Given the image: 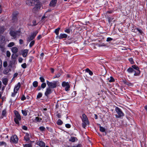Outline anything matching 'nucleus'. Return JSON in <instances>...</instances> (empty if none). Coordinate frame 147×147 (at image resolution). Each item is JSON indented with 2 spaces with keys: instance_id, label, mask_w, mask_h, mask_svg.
Instances as JSON below:
<instances>
[{
  "instance_id": "nucleus-1",
  "label": "nucleus",
  "mask_w": 147,
  "mask_h": 147,
  "mask_svg": "<svg viewBox=\"0 0 147 147\" xmlns=\"http://www.w3.org/2000/svg\"><path fill=\"white\" fill-rule=\"evenodd\" d=\"M115 111L117 114V115H115V117L116 118H120L124 115V113L122 112L121 109L119 107H116L115 108Z\"/></svg>"
},
{
  "instance_id": "nucleus-2",
  "label": "nucleus",
  "mask_w": 147,
  "mask_h": 147,
  "mask_svg": "<svg viewBox=\"0 0 147 147\" xmlns=\"http://www.w3.org/2000/svg\"><path fill=\"white\" fill-rule=\"evenodd\" d=\"M15 115V117L14 119V120L15 122L17 124H19V121L21 120V117L18 113L17 111H15L14 112Z\"/></svg>"
},
{
  "instance_id": "nucleus-3",
  "label": "nucleus",
  "mask_w": 147,
  "mask_h": 147,
  "mask_svg": "<svg viewBox=\"0 0 147 147\" xmlns=\"http://www.w3.org/2000/svg\"><path fill=\"white\" fill-rule=\"evenodd\" d=\"M47 85L49 86V88H54L57 86V82L56 81H53V82H50L48 81H47Z\"/></svg>"
},
{
  "instance_id": "nucleus-4",
  "label": "nucleus",
  "mask_w": 147,
  "mask_h": 147,
  "mask_svg": "<svg viewBox=\"0 0 147 147\" xmlns=\"http://www.w3.org/2000/svg\"><path fill=\"white\" fill-rule=\"evenodd\" d=\"M18 138L16 135L12 136L11 137L10 142L11 143H17L18 141Z\"/></svg>"
},
{
  "instance_id": "nucleus-5",
  "label": "nucleus",
  "mask_w": 147,
  "mask_h": 147,
  "mask_svg": "<svg viewBox=\"0 0 147 147\" xmlns=\"http://www.w3.org/2000/svg\"><path fill=\"white\" fill-rule=\"evenodd\" d=\"M37 0H27L26 1V4L30 6H34L35 4L37 3Z\"/></svg>"
},
{
  "instance_id": "nucleus-6",
  "label": "nucleus",
  "mask_w": 147,
  "mask_h": 147,
  "mask_svg": "<svg viewBox=\"0 0 147 147\" xmlns=\"http://www.w3.org/2000/svg\"><path fill=\"white\" fill-rule=\"evenodd\" d=\"M34 6L35 7L33 8L34 10H35L36 11H38L40 9L41 6L40 3L38 0H37V3L36 4H35Z\"/></svg>"
},
{
  "instance_id": "nucleus-7",
  "label": "nucleus",
  "mask_w": 147,
  "mask_h": 147,
  "mask_svg": "<svg viewBox=\"0 0 147 147\" xmlns=\"http://www.w3.org/2000/svg\"><path fill=\"white\" fill-rule=\"evenodd\" d=\"M37 33V31H35L34 32L31 34L30 36L28 38V41L29 42H30L31 40H32L35 37Z\"/></svg>"
},
{
  "instance_id": "nucleus-8",
  "label": "nucleus",
  "mask_w": 147,
  "mask_h": 147,
  "mask_svg": "<svg viewBox=\"0 0 147 147\" xmlns=\"http://www.w3.org/2000/svg\"><path fill=\"white\" fill-rule=\"evenodd\" d=\"M5 37L3 36H0V44L5 46Z\"/></svg>"
},
{
  "instance_id": "nucleus-9",
  "label": "nucleus",
  "mask_w": 147,
  "mask_h": 147,
  "mask_svg": "<svg viewBox=\"0 0 147 147\" xmlns=\"http://www.w3.org/2000/svg\"><path fill=\"white\" fill-rule=\"evenodd\" d=\"M132 67L134 69L136 70V72L134 74V76H138L140 74V71L139 70V68L137 66L135 65H133Z\"/></svg>"
},
{
  "instance_id": "nucleus-10",
  "label": "nucleus",
  "mask_w": 147,
  "mask_h": 147,
  "mask_svg": "<svg viewBox=\"0 0 147 147\" xmlns=\"http://www.w3.org/2000/svg\"><path fill=\"white\" fill-rule=\"evenodd\" d=\"M52 93V91L51 88H47L46 91L45 92V95L48 97L49 95Z\"/></svg>"
},
{
  "instance_id": "nucleus-11",
  "label": "nucleus",
  "mask_w": 147,
  "mask_h": 147,
  "mask_svg": "<svg viewBox=\"0 0 147 147\" xmlns=\"http://www.w3.org/2000/svg\"><path fill=\"white\" fill-rule=\"evenodd\" d=\"M82 122H86L87 123V122H89L87 117L86 115L84 114L82 115Z\"/></svg>"
},
{
  "instance_id": "nucleus-12",
  "label": "nucleus",
  "mask_w": 147,
  "mask_h": 147,
  "mask_svg": "<svg viewBox=\"0 0 147 147\" xmlns=\"http://www.w3.org/2000/svg\"><path fill=\"white\" fill-rule=\"evenodd\" d=\"M57 0H52L51 1L49 5L51 7H55L57 3Z\"/></svg>"
},
{
  "instance_id": "nucleus-13",
  "label": "nucleus",
  "mask_w": 147,
  "mask_h": 147,
  "mask_svg": "<svg viewBox=\"0 0 147 147\" xmlns=\"http://www.w3.org/2000/svg\"><path fill=\"white\" fill-rule=\"evenodd\" d=\"M21 86V84L20 82H18L17 84L16 85L15 87L14 90V91L18 92Z\"/></svg>"
},
{
  "instance_id": "nucleus-14",
  "label": "nucleus",
  "mask_w": 147,
  "mask_h": 147,
  "mask_svg": "<svg viewBox=\"0 0 147 147\" xmlns=\"http://www.w3.org/2000/svg\"><path fill=\"white\" fill-rule=\"evenodd\" d=\"M28 50L27 49H25L22 52V55L24 57H26L28 53Z\"/></svg>"
},
{
  "instance_id": "nucleus-15",
  "label": "nucleus",
  "mask_w": 147,
  "mask_h": 147,
  "mask_svg": "<svg viewBox=\"0 0 147 147\" xmlns=\"http://www.w3.org/2000/svg\"><path fill=\"white\" fill-rule=\"evenodd\" d=\"M37 144L41 147H44L45 146V144L42 141H38L37 142Z\"/></svg>"
},
{
  "instance_id": "nucleus-16",
  "label": "nucleus",
  "mask_w": 147,
  "mask_h": 147,
  "mask_svg": "<svg viewBox=\"0 0 147 147\" xmlns=\"http://www.w3.org/2000/svg\"><path fill=\"white\" fill-rule=\"evenodd\" d=\"M67 36V35L65 34H61L59 37V38L61 39L63 38H66Z\"/></svg>"
},
{
  "instance_id": "nucleus-17",
  "label": "nucleus",
  "mask_w": 147,
  "mask_h": 147,
  "mask_svg": "<svg viewBox=\"0 0 147 147\" xmlns=\"http://www.w3.org/2000/svg\"><path fill=\"white\" fill-rule=\"evenodd\" d=\"M11 50L12 52L14 53H15L17 52L18 51V48L16 47H14L12 48Z\"/></svg>"
},
{
  "instance_id": "nucleus-18",
  "label": "nucleus",
  "mask_w": 147,
  "mask_h": 147,
  "mask_svg": "<svg viewBox=\"0 0 147 147\" xmlns=\"http://www.w3.org/2000/svg\"><path fill=\"white\" fill-rule=\"evenodd\" d=\"M69 141L72 142H74L77 140V138L75 137H72L69 139Z\"/></svg>"
},
{
  "instance_id": "nucleus-19",
  "label": "nucleus",
  "mask_w": 147,
  "mask_h": 147,
  "mask_svg": "<svg viewBox=\"0 0 147 147\" xmlns=\"http://www.w3.org/2000/svg\"><path fill=\"white\" fill-rule=\"evenodd\" d=\"M10 34L13 37V38H16V32L14 31H11L10 32Z\"/></svg>"
},
{
  "instance_id": "nucleus-20",
  "label": "nucleus",
  "mask_w": 147,
  "mask_h": 147,
  "mask_svg": "<svg viewBox=\"0 0 147 147\" xmlns=\"http://www.w3.org/2000/svg\"><path fill=\"white\" fill-rule=\"evenodd\" d=\"M24 139L26 141H28L30 140L29 135L28 134L26 133L24 137Z\"/></svg>"
},
{
  "instance_id": "nucleus-21",
  "label": "nucleus",
  "mask_w": 147,
  "mask_h": 147,
  "mask_svg": "<svg viewBox=\"0 0 147 147\" xmlns=\"http://www.w3.org/2000/svg\"><path fill=\"white\" fill-rule=\"evenodd\" d=\"M127 71L129 73H134L136 72V71L131 67L127 69Z\"/></svg>"
},
{
  "instance_id": "nucleus-22",
  "label": "nucleus",
  "mask_w": 147,
  "mask_h": 147,
  "mask_svg": "<svg viewBox=\"0 0 147 147\" xmlns=\"http://www.w3.org/2000/svg\"><path fill=\"white\" fill-rule=\"evenodd\" d=\"M89 122H87V123L86 122H82V127L84 128H85L86 125H89Z\"/></svg>"
},
{
  "instance_id": "nucleus-23",
  "label": "nucleus",
  "mask_w": 147,
  "mask_h": 147,
  "mask_svg": "<svg viewBox=\"0 0 147 147\" xmlns=\"http://www.w3.org/2000/svg\"><path fill=\"white\" fill-rule=\"evenodd\" d=\"M28 112V111L26 110H22V113L23 114V115L24 116H26L27 115Z\"/></svg>"
},
{
  "instance_id": "nucleus-24",
  "label": "nucleus",
  "mask_w": 147,
  "mask_h": 147,
  "mask_svg": "<svg viewBox=\"0 0 147 147\" xmlns=\"http://www.w3.org/2000/svg\"><path fill=\"white\" fill-rule=\"evenodd\" d=\"M8 81V79L6 78H4L3 80V82L4 84L5 85H7Z\"/></svg>"
},
{
  "instance_id": "nucleus-25",
  "label": "nucleus",
  "mask_w": 147,
  "mask_h": 147,
  "mask_svg": "<svg viewBox=\"0 0 147 147\" xmlns=\"http://www.w3.org/2000/svg\"><path fill=\"white\" fill-rule=\"evenodd\" d=\"M5 28L4 26H1L0 27V34L3 33L5 31Z\"/></svg>"
},
{
  "instance_id": "nucleus-26",
  "label": "nucleus",
  "mask_w": 147,
  "mask_h": 147,
  "mask_svg": "<svg viewBox=\"0 0 147 147\" xmlns=\"http://www.w3.org/2000/svg\"><path fill=\"white\" fill-rule=\"evenodd\" d=\"M86 71L89 73L90 76H92L93 74L92 72L90 71L89 69L87 68L86 69Z\"/></svg>"
},
{
  "instance_id": "nucleus-27",
  "label": "nucleus",
  "mask_w": 147,
  "mask_h": 147,
  "mask_svg": "<svg viewBox=\"0 0 147 147\" xmlns=\"http://www.w3.org/2000/svg\"><path fill=\"white\" fill-rule=\"evenodd\" d=\"M60 28L59 27L55 30V32L57 35L59 34V30H60Z\"/></svg>"
},
{
  "instance_id": "nucleus-28",
  "label": "nucleus",
  "mask_w": 147,
  "mask_h": 147,
  "mask_svg": "<svg viewBox=\"0 0 147 147\" xmlns=\"http://www.w3.org/2000/svg\"><path fill=\"white\" fill-rule=\"evenodd\" d=\"M38 82L36 81H35L33 82L32 85L34 87H36L38 86Z\"/></svg>"
},
{
  "instance_id": "nucleus-29",
  "label": "nucleus",
  "mask_w": 147,
  "mask_h": 147,
  "mask_svg": "<svg viewBox=\"0 0 147 147\" xmlns=\"http://www.w3.org/2000/svg\"><path fill=\"white\" fill-rule=\"evenodd\" d=\"M57 123L58 125H61L63 123V122L61 119H59L57 122Z\"/></svg>"
},
{
  "instance_id": "nucleus-30",
  "label": "nucleus",
  "mask_w": 147,
  "mask_h": 147,
  "mask_svg": "<svg viewBox=\"0 0 147 147\" xmlns=\"http://www.w3.org/2000/svg\"><path fill=\"white\" fill-rule=\"evenodd\" d=\"M35 120L37 122H40L42 120V119L39 118L38 117H36L35 118Z\"/></svg>"
},
{
  "instance_id": "nucleus-31",
  "label": "nucleus",
  "mask_w": 147,
  "mask_h": 147,
  "mask_svg": "<svg viewBox=\"0 0 147 147\" xmlns=\"http://www.w3.org/2000/svg\"><path fill=\"white\" fill-rule=\"evenodd\" d=\"M14 43L13 42H11L8 45L7 47H13L14 45Z\"/></svg>"
},
{
  "instance_id": "nucleus-32",
  "label": "nucleus",
  "mask_w": 147,
  "mask_h": 147,
  "mask_svg": "<svg viewBox=\"0 0 147 147\" xmlns=\"http://www.w3.org/2000/svg\"><path fill=\"white\" fill-rule=\"evenodd\" d=\"M100 131L102 132H104L105 131V129L101 126H100Z\"/></svg>"
},
{
  "instance_id": "nucleus-33",
  "label": "nucleus",
  "mask_w": 147,
  "mask_h": 147,
  "mask_svg": "<svg viewBox=\"0 0 147 147\" xmlns=\"http://www.w3.org/2000/svg\"><path fill=\"white\" fill-rule=\"evenodd\" d=\"M39 130H40L41 131H45V127L42 126L40 127H39Z\"/></svg>"
},
{
  "instance_id": "nucleus-34",
  "label": "nucleus",
  "mask_w": 147,
  "mask_h": 147,
  "mask_svg": "<svg viewBox=\"0 0 147 147\" xmlns=\"http://www.w3.org/2000/svg\"><path fill=\"white\" fill-rule=\"evenodd\" d=\"M35 41L32 40L30 43L29 45V47L31 48L34 44Z\"/></svg>"
},
{
  "instance_id": "nucleus-35",
  "label": "nucleus",
  "mask_w": 147,
  "mask_h": 147,
  "mask_svg": "<svg viewBox=\"0 0 147 147\" xmlns=\"http://www.w3.org/2000/svg\"><path fill=\"white\" fill-rule=\"evenodd\" d=\"M68 84H69L67 82H63V83H62V86L63 87H65Z\"/></svg>"
},
{
  "instance_id": "nucleus-36",
  "label": "nucleus",
  "mask_w": 147,
  "mask_h": 147,
  "mask_svg": "<svg viewBox=\"0 0 147 147\" xmlns=\"http://www.w3.org/2000/svg\"><path fill=\"white\" fill-rule=\"evenodd\" d=\"M6 114V109L3 110L2 112V115L3 116H5Z\"/></svg>"
},
{
  "instance_id": "nucleus-37",
  "label": "nucleus",
  "mask_w": 147,
  "mask_h": 147,
  "mask_svg": "<svg viewBox=\"0 0 147 147\" xmlns=\"http://www.w3.org/2000/svg\"><path fill=\"white\" fill-rule=\"evenodd\" d=\"M32 25L33 26H36L38 24V23L35 20H34L32 21Z\"/></svg>"
},
{
  "instance_id": "nucleus-38",
  "label": "nucleus",
  "mask_w": 147,
  "mask_h": 147,
  "mask_svg": "<svg viewBox=\"0 0 147 147\" xmlns=\"http://www.w3.org/2000/svg\"><path fill=\"white\" fill-rule=\"evenodd\" d=\"M60 73H58L54 76V78H58L60 76Z\"/></svg>"
},
{
  "instance_id": "nucleus-39",
  "label": "nucleus",
  "mask_w": 147,
  "mask_h": 147,
  "mask_svg": "<svg viewBox=\"0 0 147 147\" xmlns=\"http://www.w3.org/2000/svg\"><path fill=\"white\" fill-rule=\"evenodd\" d=\"M46 86V84L45 83H43L41 85V87L42 88H44Z\"/></svg>"
},
{
  "instance_id": "nucleus-40",
  "label": "nucleus",
  "mask_w": 147,
  "mask_h": 147,
  "mask_svg": "<svg viewBox=\"0 0 147 147\" xmlns=\"http://www.w3.org/2000/svg\"><path fill=\"white\" fill-rule=\"evenodd\" d=\"M6 143L3 141L0 142V146H2L6 145Z\"/></svg>"
},
{
  "instance_id": "nucleus-41",
  "label": "nucleus",
  "mask_w": 147,
  "mask_h": 147,
  "mask_svg": "<svg viewBox=\"0 0 147 147\" xmlns=\"http://www.w3.org/2000/svg\"><path fill=\"white\" fill-rule=\"evenodd\" d=\"M42 96V94L41 93H38L37 96V98H41Z\"/></svg>"
},
{
  "instance_id": "nucleus-42",
  "label": "nucleus",
  "mask_w": 147,
  "mask_h": 147,
  "mask_svg": "<svg viewBox=\"0 0 147 147\" xmlns=\"http://www.w3.org/2000/svg\"><path fill=\"white\" fill-rule=\"evenodd\" d=\"M69 88H70V86L69 85V84H68L65 87V90L66 91L69 90Z\"/></svg>"
},
{
  "instance_id": "nucleus-43",
  "label": "nucleus",
  "mask_w": 147,
  "mask_h": 147,
  "mask_svg": "<svg viewBox=\"0 0 147 147\" xmlns=\"http://www.w3.org/2000/svg\"><path fill=\"white\" fill-rule=\"evenodd\" d=\"M114 81V79L112 77H111L110 79H109V81L110 82H113Z\"/></svg>"
},
{
  "instance_id": "nucleus-44",
  "label": "nucleus",
  "mask_w": 147,
  "mask_h": 147,
  "mask_svg": "<svg viewBox=\"0 0 147 147\" xmlns=\"http://www.w3.org/2000/svg\"><path fill=\"white\" fill-rule=\"evenodd\" d=\"M11 55V53L10 52L8 51H7L6 52V55L8 57H9Z\"/></svg>"
},
{
  "instance_id": "nucleus-45",
  "label": "nucleus",
  "mask_w": 147,
  "mask_h": 147,
  "mask_svg": "<svg viewBox=\"0 0 147 147\" xmlns=\"http://www.w3.org/2000/svg\"><path fill=\"white\" fill-rule=\"evenodd\" d=\"M23 145L24 147H31V145L29 144H23Z\"/></svg>"
},
{
  "instance_id": "nucleus-46",
  "label": "nucleus",
  "mask_w": 147,
  "mask_h": 147,
  "mask_svg": "<svg viewBox=\"0 0 147 147\" xmlns=\"http://www.w3.org/2000/svg\"><path fill=\"white\" fill-rule=\"evenodd\" d=\"M22 67L23 68H26L27 65L25 63H24L21 65Z\"/></svg>"
},
{
  "instance_id": "nucleus-47",
  "label": "nucleus",
  "mask_w": 147,
  "mask_h": 147,
  "mask_svg": "<svg viewBox=\"0 0 147 147\" xmlns=\"http://www.w3.org/2000/svg\"><path fill=\"white\" fill-rule=\"evenodd\" d=\"M4 46H1V45H0V48L1 49V51L4 52L5 50V48L4 47Z\"/></svg>"
},
{
  "instance_id": "nucleus-48",
  "label": "nucleus",
  "mask_w": 147,
  "mask_h": 147,
  "mask_svg": "<svg viewBox=\"0 0 147 147\" xmlns=\"http://www.w3.org/2000/svg\"><path fill=\"white\" fill-rule=\"evenodd\" d=\"M3 66L4 67H6L7 66V61H5L3 62Z\"/></svg>"
},
{
  "instance_id": "nucleus-49",
  "label": "nucleus",
  "mask_w": 147,
  "mask_h": 147,
  "mask_svg": "<svg viewBox=\"0 0 147 147\" xmlns=\"http://www.w3.org/2000/svg\"><path fill=\"white\" fill-rule=\"evenodd\" d=\"M124 83H125L126 85L129 86H132L133 85L131 83H129L128 82H124Z\"/></svg>"
},
{
  "instance_id": "nucleus-50",
  "label": "nucleus",
  "mask_w": 147,
  "mask_h": 147,
  "mask_svg": "<svg viewBox=\"0 0 147 147\" xmlns=\"http://www.w3.org/2000/svg\"><path fill=\"white\" fill-rule=\"evenodd\" d=\"M17 92L16 91H14V90H13V92L11 94V96L12 97H14L17 93Z\"/></svg>"
},
{
  "instance_id": "nucleus-51",
  "label": "nucleus",
  "mask_w": 147,
  "mask_h": 147,
  "mask_svg": "<svg viewBox=\"0 0 147 147\" xmlns=\"http://www.w3.org/2000/svg\"><path fill=\"white\" fill-rule=\"evenodd\" d=\"M129 61L130 62L131 64L134 63V61L133 59L132 58H130L129 59Z\"/></svg>"
},
{
  "instance_id": "nucleus-52",
  "label": "nucleus",
  "mask_w": 147,
  "mask_h": 147,
  "mask_svg": "<svg viewBox=\"0 0 147 147\" xmlns=\"http://www.w3.org/2000/svg\"><path fill=\"white\" fill-rule=\"evenodd\" d=\"M39 79L41 82H45V79L43 78L40 77V78Z\"/></svg>"
},
{
  "instance_id": "nucleus-53",
  "label": "nucleus",
  "mask_w": 147,
  "mask_h": 147,
  "mask_svg": "<svg viewBox=\"0 0 147 147\" xmlns=\"http://www.w3.org/2000/svg\"><path fill=\"white\" fill-rule=\"evenodd\" d=\"M65 32L67 33H69L70 32V30L69 29H66L65 30Z\"/></svg>"
},
{
  "instance_id": "nucleus-54",
  "label": "nucleus",
  "mask_w": 147,
  "mask_h": 147,
  "mask_svg": "<svg viewBox=\"0 0 147 147\" xmlns=\"http://www.w3.org/2000/svg\"><path fill=\"white\" fill-rule=\"evenodd\" d=\"M113 40V39L110 37H108L107 38L106 41L107 42H109V41H111Z\"/></svg>"
},
{
  "instance_id": "nucleus-55",
  "label": "nucleus",
  "mask_w": 147,
  "mask_h": 147,
  "mask_svg": "<svg viewBox=\"0 0 147 147\" xmlns=\"http://www.w3.org/2000/svg\"><path fill=\"white\" fill-rule=\"evenodd\" d=\"M138 33H140L141 34H142V30L141 29H140L138 28Z\"/></svg>"
},
{
  "instance_id": "nucleus-56",
  "label": "nucleus",
  "mask_w": 147,
  "mask_h": 147,
  "mask_svg": "<svg viewBox=\"0 0 147 147\" xmlns=\"http://www.w3.org/2000/svg\"><path fill=\"white\" fill-rule=\"evenodd\" d=\"M23 59L22 57H20L18 59V61L19 62L21 63L23 61Z\"/></svg>"
},
{
  "instance_id": "nucleus-57",
  "label": "nucleus",
  "mask_w": 147,
  "mask_h": 147,
  "mask_svg": "<svg viewBox=\"0 0 147 147\" xmlns=\"http://www.w3.org/2000/svg\"><path fill=\"white\" fill-rule=\"evenodd\" d=\"M22 128L25 130H27V127L24 125L22 126Z\"/></svg>"
},
{
  "instance_id": "nucleus-58",
  "label": "nucleus",
  "mask_w": 147,
  "mask_h": 147,
  "mask_svg": "<svg viewBox=\"0 0 147 147\" xmlns=\"http://www.w3.org/2000/svg\"><path fill=\"white\" fill-rule=\"evenodd\" d=\"M65 126L67 128H70L71 126L69 124H67L65 125Z\"/></svg>"
},
{
  "instance_id": "nucleus-59",
  "label": "nucleus",
  "mask_w": 147,
  "mask_h": 147,
  "mask_svg": "<svg viewBox=\"0 0 147 147\" xmlns=\"http://www.w3.org/2000/svg\"><path fill=\"white\" fill-rule=\"evenodd\" d=\"M26 99V98L24 96H23L21 98V100H25Z\"/></svg>"
},
{
  "instance_id": "nucleus-60",
  "label": "nucleus",
  "mask_w": 147,
  "mask_h": 147,
  "mask_svg": "<svg viewBox=\"0 0 147 147\" xmlns=\"http://www.w3.org/2000/svg\"><path fill=\"white\" fill-rule=\"evenodd\" d=\"M42 37V36L41 35H40L38 36L37 37V39L38 40H39Z\"/></svg>"
},
{
  "instance_id": "nucleus-61",
  "label": "nucleus",
  "mask_w": 147,
  "mask_h": 147,
  "mask_svg": "<svg viewBox=\"0 0 147 147\" xmlns=\"http://www.w3.org/2000/svg\"><path fill=\"white\" fill-rule=\"evenodd\" d=\"M19 42L20 44H22L23 42V41L21 39H20L19 40Z\"/></svg>"
},
{
  "instance_id": "nucleus-62",
  "label": "nucleus",
  "mask_w": 147,
  "mask_h": 147,
  "mask_svg": "<svg viewBox=\"0 0 147 147\" xmlns=\"http://www.w3.org/2000/svg\"><path fill=\"white\" fill-rule=\"evenodd\" d=\"M138 28H136L134 29V32H135L136 33H137L138 32Z\"/></svg>"
},
{
  "instance_id": "nucleus-63",
  "label": "nucleus",
  "mask_w": 147,
  "mask_h": 147,
  "mask_svg": "<svg viewBox=\"0 0 147 147\" xmlns=\"http://www.w3.org/2000/svg\"><path fill=\"white\" fill-rule=\"evenodd\" d=\"M2 66V62L1 60L0 59V69Z\"/></svg>"
},
{
  "instance_id": "nucleus-64",
  "label": "nucleus",
  "mask_w": 147,
  "mask_h": 147,
  "mask_svg": "<svg viewBox=\"0 0 147 147\" xmlns=\"http://www.w3.org/2000/svg\"><path fill=\"white\" fill-rule=\"evenodd\" d=\"M18 75V73H16L15 74H14V76H13V77H16Z\"/></svg>"
}]
</instances>
